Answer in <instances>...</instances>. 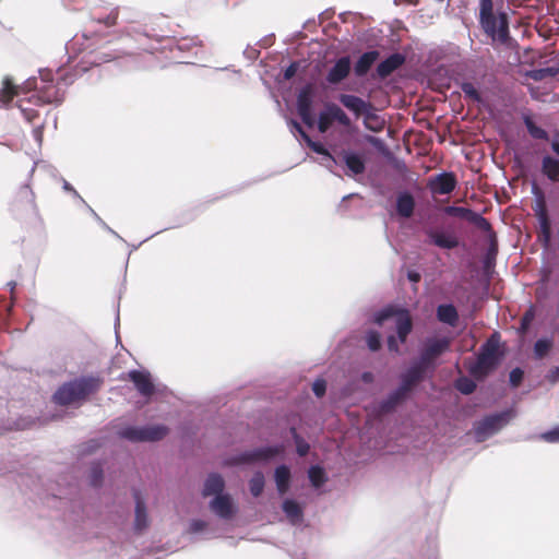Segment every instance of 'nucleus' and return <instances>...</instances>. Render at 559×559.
<instances>
[{
    "instance_id": "8",
    "label": "nucleus",
    "mask_w": 559,
    "mask_h": 559,
    "mask_svg": "<svg viewBox=\"0 0 559 559\" xmlns=\"http://www.w3.org/2000/svg\"><path fill=\"white\" fill-rule=\"evenodd\" d=\"M450 348V340L448 337H429L426 340L420 350L418 362L427 370L436 368V359Z\"/></svg>"
},
{
    "instance_id": "10",
    "label": "nucleus",
    "mask_w": 559,
    "mask_h": 559,
    "mask_svg": "<svg viewBox=\"0 0 559 559\" xmlns=\"http://www.w3.org/2000/svg\"><path fill=\"white\" fill-rule=\"evenodd\" d=\"M128 378L132 381L139 394L145 399H150L158 390L147 370H130Z\"/></svg>"
},
{
    "instance_id": "38",
    "label": "nucleus",
    "mask_w": 559,
    "mask_h": 559,
    "mask_svg": "<svg viewBox=\"0 0 559 559\" xmlns=\"http://www.w3.org/2000/svg\"><path fill=\"white\" fill-rule=\"evenodd\" d=\"M461 90L464 93L465 97L472 99L475 103H480L481 102V96H480L479 92L477 91V88L474 86L473 83H471V82H463L461 84Z\"/></svg>"
},
{
    "instance_id": "14",
    "label": "nucleus",
    "mask_w": 559,
    "mask_h": 559,
    "mask_svg": "<svg viewBox=\"0 0 559 559\" xmlns=\"http://www.w3.org/2000/svg\"><path fill=\"white\" fill-rule=\"evenodd\" d=\"M426 371L427 369L419 365L417 360L413 362L401 376V383L399 385L401 391L407 394L416 383L424 379Z\"/></svg>"
},
{
    "instance_id": "18",
    "label": "nucleus",
    "mask_w": 559,
    "mask_h": 559,
    "mask_svg": "<svg viewBox=\"0 0 559 559\" xmlns=\"http://www.w3.org/2000/svg\"><path fill=\"white\" fill-rule=\"evenodd\" d=\"M406 393L401 391V389L397 386L395 390H393L389 395L380 401L376 407L378 415H386L392 413L396 406L402 403L406 399Z\"/></svg>"
},
{
    "instance_id": "51",
    "label": "nucleus",
    "mask_w": 559,
    "mask_h": 559,
    "mask_svg": "<svg viewBox=\"0 0 559 559\" xmlns=\"http://www.w3.org/2000/svg\"><path fill=\"white\" fill-rule=\"evenodd\" d=\"M305 142L313 152H316L320 155H324L328 152V150L324 147L323 144H321L320 142L313 141L311 138H307V140Z\"/></svg>"
},
{
    "instance_id": "12",
    "label": "nucleus",
    "mask_w": 559,
    "mask_h": 559,
    "mask_svg": "<svg viewBox=\"0 0 559 559\" xmlns=\"http://www.w3.org/2000/svg\"><path fill=\"white\" fill-rule=\"evenodd\" d=\"M209 507L215 515L223 520H230L236 513V507L228 493L215 496Z\"/></svg>"
},
{
    "instance_id": "39",
    "label": "nucleus",
    "mask_w": 559,
    "mask_h": 559,
    "mask_svg": "<svg viewBox=\"0 0 559 559\" xmlns=\"http://www.w3.org/2000/svg\"><path fill=\"white\" fill-rule=\"evenodd\" d=\"M552 342L548 338H539L534 344V354L537 358H543L551 348Z\"/></svg>"
},
{
    "instance_id": "31",
    "label": "nucleus",
    "mask_w": 559,
    "mask_h": 559,
    "mask_svg": "<svg viewBox=\"0 0 559 559\" xmlns=\"http://www.w3.org/2000/svg\"><path fill=\"white\" fill-rule=\"evenodd\" d=\"M308 478L314 488H320L328 480L326 473L320 465H312L309 468Z\"/></svg>"
},
{
    "instance_id": "45",
    "label": "nucleus",
    "mask_w": 559,
    "mask_h": 559,
    "mask_svg": "<svg viewBox=\"0 0 559 559\" xmlns=\"http://www.w3.org/2000/svg\"><path fill=\"white\" fill-rule=\"evenodd\" d=\"M523 377H524V372L521 368L516 367L514 369H512L510 371V374H509V381H510V384L513 386V388H516L520 385V383L522 382L523 380Z\"/></svg>"
},
{
    "instance_id": "61",
    "label": "nucleus",
    "mask_w": 559,
    "mask_h": 559,
    "mask_svg": "<svg viewBox=\"0 0 559 559\" xmlns=\"http://www.w3.org/2000/svg\"><path fill=\"white\" fill-rule=\"evenodd\" d=\"M19 194L21 198H24V199L28 200L29 202H33L34 194L27 185L23 186L20 189Z\"/></svg>"
},
{
    "instance_id": "26",
    "label": "nucleus",
    "mask_w": 559,
    "mask_h": 559,
    "mask_svg": "<svg viewBox=\"0 0 559 559\" xmlns=\"http://www.w3.org/2000/svg\"><path fill=\"white\" fill-rule=\"evenodd\" d=\"M282 509L294 525L299 524L302 521L304 512L300 506L293 499H286L283 501Z\"/></svg>"
},
{
    "instance_id": "15",
    "label": "nucleus",
    "mask_w": 559,
    "mask_h": 559,
    "mask_svg": "<svg viewBox=\"0 0 559 559\" xmlns=\"http://www.w3.org/2000/svg\"><path fill=\"white\" fill-rule=\"evenodd\" d=\"M341 162L347 168L346 175L354 177L361 175L366 170V164L364 158L357 152L350 150H343L340 154Z\"/></svg>"
},
{
    "instance_id": "41",
    "label": "nucleus",
    "mask_w": 559,
    "mask_h": 559,
    "mask_svg": "<svg viewBox=\"0 0 559 559\" xmlns=\"http://www.w3.org/2000/svg\"><path fill=\"white\" fill-rule=\"evenodd\" d=\"M487 234L488 241H489V248L486 257V264H489L490 255L495 257L497 254L498 245H497V237L492 228L490 227V230H483Z\"/></svg>"
},
{
    "instance_id": "64",
    "label": "nucleus",
    "mask_w": 559,
    "mask_h": 559,
    "mask_svg": "<svg viewBox=\"0 0 559 559\" xmlns=\"http://www.w3.org/2000/svg\"><path fill=\"white\" fill-rule=\"evenodd\" d=\"M22 112L24 118L29 122H32L35 119V117H37V112L33 109L22 108Z\"/></svg>"
},
{
    "instance_id": "21",
    "label": "nucleus",
    "mask_w": 559,
    "mask_h": 559,
    "mask_svg": "<svg viewBox=\"0 0 559 559\" xmlns=\"http://www.w3.org/2000/svg\"><path fill=\"white\" fill-rule=\"evenodd\" d=\"M225 481L217 473H211L203 486L202 495L204 497L224 495Z\"/></svg>"
},
{
    "instance_id": "37",
    "label": "nucleus",
    "mask_w": 559,
    "mask_h": 559,
    "mask_svg": "<svg viewBox=\"0 0 559 559\" xmlns=\"http://www.w3.org/2000/svg\"><path fill=\"white\" fill-rule=\"evenodd\" d=\"M103 476H104V471H103V466L99 462H94L92 463L91 467H90V484L93 486V487H98L102 485V481H103Z\"/></svg>"
},
{
    "instance_id": "6",
    "label": "nucleus",
    "mask_w": 559,
    "mask_h": 559,
    "mask_svg": "<svg viewBox=\"0 0 559 559\" xmlns=\"http://www.w3.org/2000/svg\"><path fill=\"white\" fill-rule=\"evenodd\" d=\"M49 74V72L43 74L39 82L37 79L27 80L25 82V88H34L37 92L36 97L40 103L60 104L63 99L64 92L60 87V83L52 84L49 82V80L46 78Z\"/></svg>"
},
{
    "instance_id": "1",
    "label": "nucleus",
    "mask_w": 559,
    "mask_h": 559,
    "mask_svg": "<svg viewBox=\"0 0 559 559\" xmlns=\"http://www.w3.org/2000/svg\"><path fill=\"white\" fill-rule=\"evenodd\" d=\"M100 380L96 377H81L63 383L53 394V402L67 406L84 401L88 395L97 392Z\"/></svg>"
},
{
    "instance_id": "46",
    "label": "nucleus",
    "mask_w": 559,
    "mask_h": 559,
    "mask_svg": "<svg viewBox=\"0 0 559 559\" xmlns=\"http://www.w3.org/2000/svg\"><path fill=\"white\" fill-rule=\"evenodd\" d=\"M540 439L549 443H559V426L555 427L551 430L543 432L540 435Z\"/></svg>"
},
{
    "instance_id": "24",
    "label": "nucleus",
    "mask_w": 559,
    "mask_h": 559,
    "mask_svg": "<svg viewBox=\"0 0 559 559\" xmlns=\"http://www.w3.org/2000/svg\"><path fill=\"white\" fill-rule=\"evenodd\" d=\"M415 209V200L408 192H402L396 199V212L402 217L408 218L413 215Z\"/></svg>"
},
{
    "instance_id": "30",
    "label": "nucleus",
    "mask_w": 559,
    "mask_h": 559,
    "mask_svg": "<svg viewBox=\"0 0 559 559\" xmlns=\"http://www.w3.org/2000/svg\"><path fill=\"white\" fill-rule=\"evenodd\" d=\"M15 95H19V88L15 86L11 79L5 78L3 87L0 90V107L8 105Z\"/></svg>"
},
{
    "instance_id": "49",
    "label": "nucleus",
    "mask_w": 559,
    "mask_h": 559,
    "mask_svg": "<svg viewBox=\"0 0 559 559\" xmlns=\"http://www.w3.org/2000/svg\"><path fill=\"white\" fill-rule=\"evenodd\" d=\"M334 121H337L343 127H349L352 121L346 112L338 106L337 111L335 114Z\"/></svg>"
},
{
    "instance_id": "22",
    "label": "nucleus",
    "mask_w": 559,
    "mask_h": 559,
    "mask_svg": "<svg viewBox=\"0 0 559 559\" xmlns=\"http://www.w3.org/2000/svg\"><path fill=\"white\" fill-rule=\"evenodd\" d=\"M379 51L378 50H369L364 52L359 59L357 60L355 64V74L357 76H364L368 73L372 64L376 62V60L379 58Z\"/></svg>"
},
{
    "instance_id": "25",
    "label": "nucleus",
    "mask_w": 559,
    "mask_h": 559,
    "mask_svg": "<svg viewBox=\"0 0 559 559\" xmlns=\"http://www.w3.org/2000/svg\"><path fill=\"white\" fill-rule=\"evenodd\" d=\"M274 480L277 491L281 496L285 495L289 489L290 471L285 464L277 466L274 471Z\"/></svg>"
},
{
    "instance_id": "23",
    "label": "nucleus",
    "mask_w": 559,
    "mask_h": 559,
    "mask_svg": "<svg viewBox=\"0 0 559 559\" xmlns=\"http://www.w3.org/2000/svg\"><path fill=\"white\" fill-rule=\"evenodd\" d=\"M437 318L442 323L455 326L459 321V312L452 304H441L437 308Z\"/></svg>"
},
{
    "instance_id": "9",
    "label": "nucleus",
    "mask_w": 559,
    "mask_h": 559,
    "mask_svg": "<svg viewBox=\"0 0 559 559\" xmlns=\"http://www.w3.org/2000/svg\"><path fill=\"white\" fill-rule=\"evenodd\" d=\"M444 213L450 216L463 218L480 230H490L489 221L468 207L449 205L444 207Z\"/></svg>"
},
{
    "instance_id": "56",
    "label": "nucleus",
    "mask_w": 559,
    "mask_h": 559,
    "mask_svg": "<svg viewBox=\"0 0 559 559\" xmlns=\"http://www.w3.org/2000/svg\"><path fill=\"white\" fill-rule=\"evenodd\" d=\"M289 124L292 126V128L299 133V135L301 136V139L304 141L307 140V138H310L309 134L304 130V128L301 127V124L299 122H297L296 120H290L289 121Z\"/></svg>"
},
{
    "instance_id": "40",
    "label": "nucleus",
    "mask_w": 559,
    "mask_h": 559,
    "mask_svg": "<svg viewBox=\"0 0 559 559\" xmlns=\"http://www.w3.org/2000/svg\"><path fill=\"white\" fill-rule=\"evenodd\" d=\"M367 346L371 352H377L381 347V335L377 331H369L366 335Z\"/></svg>"
},
{
    "instance_id": "62",
    "label": "nucleus",
    "mask_w": 559,
    "mask_h": 559,
    "mask_svg": "<svg viewBox=\"0 0 559 559\" xmlns=\"http://www.w3.org/2000/svg\"><path fill=\"white\" fill-rule=\"evenodd\" d=\"M539 239H540V241L543 242L544 246H548L549 242H550V239H551V230H550V228L542 229L540 230V235H539Z\"/></svg>"
},
{
    "instance_id": "11",
    "label": "nucleus",
    "mask_w": 559,
    "mask_h": 559,
    "mask_svg": "<svg viewBox=\"0 0 559 559\" xmlns=\"http://www.w3.org/2000/svg\"><path fill=\"white\" fill-rule=\"evenodd\" d=\"M424 233L427 237L426 242L429 245H433L440 249L452 250L459 247L460 245L456 236L452 234L442 230H437L433 228H426Z\"/></svg>"
},
{
    "instance_id": "27",
    "label": "nucleus",
    "mask_w": 559,
    "mask_h": 559,
    "mask_svg": "<svg viewBox=\"0 0 559 559\" xmlns=\"http://www.w3.org/2000/svg\"><path fill=\"white\" fill-rule=\"evenodd\" d=\"M542 171L552 182L559 181V159L546 155L542 159Z\"/></svg>"
},
{
    "instance_id": "19",
    "label": "nucleus",
    "mask_w": 559,
    "mask_h": 559,
    "mask_svg": "<svg viewBox=\"0 0 559 559\" xmlns=\"http://www.w3.org/2000/svg\"><path fill=\"white\" fill-rule=\"evenodd\" d=\"M404 62L405 56L400 52H394L378 64L377 73L380 78L384 79L403 66Z\"/></svg>"
},
{
    "instance_id": "53",
    "label": "nucleus",
    "mask_w": 559,
    "mask_h": 559,
    "mask_svg": "<svg viewBox=\"0 0 559 559\" xmlns=\"http://www.w3.org/2000/svg\"><path fill=\"white\" fill-rule=\"evenodd\" d=\"M298 69H299V62H297V61L292 62L284 71V74H283L284 79L287 81L293 79L295 76L296 72L298 71Z\"/></svg>"
},
{
    "instance_id": "4",
    "label": "nucleus",
    "mask_w": 559,
    "mask_h": 559,
    "mask_svg": "<svg viewBox=\"0 0 559 559\" xmlns=\"http://www.w3.org/2000/svg\"><path fill=\"white\" fill-rule=\"evenodd\" d=\"M514 417L515 412L512 408L484 417L481 420L477 421L474 427L475 439L478 442L485 441L487 438L500 431Z\"/></svg>"
},
{
    "instance_id": "57",
    "label": "nucleus",
    "mask_w": 559,
    "mask_h": 559,
    "mask_svg": "<svg viewBox=\"0 0 559 559\" xmlns=\"http://www.w3.org/2000/svg\"><path fill=\"white\" fill-rule=\"evenodd\" d=\"M289 124L292 126V128L299 133V135L301 136V139L304 141L307 140V138H310L309 134L304 130V128L301 127V124L299 122H297L296 120H290L289 121Z\"/></svg>"
},
{
    "instance_id": "3",
    "label": "nucleus",
    "mask_w": 559,
    "mask_h": 559,
    "mask_svg": "<svg viewBox=\"0 0 559 559\" xmlns=\"http://www.w3.org/2000/svg\"><path fill=\"white\" fill-rule=\"evenodd\" d=\"M479 23L484 32L493 40L504 44L509 39L508 15L499 12L496 17L492 0H479Z\"/></svg>"
},
{
    "instance_id": "55",
    "label": "nucleus",
    "mask_w": 559,
    "mask_h": 559,
    "mask_svg": "<svg viewBox=\"0 0 559 559\" xmlns=\"http://www.w3.org/2000/svg\"><path fill=\"white\" fill-rule=\"evenodd\" d=\"M338 106L334 103H328L324 106V112L329 117L330 120L334 121L335 114L337 111Z\"/></svg>"
},
{
    "instance_id": "43",
    "label": "nucleus",
    "mask_w": 559,
    "mask_h": 559,
    "mask_svg": "<svg viewBox=\"0 0 559 559\" xmlns=\"http://www.w3.org/2000/svg\"><path fill=\"white\" fill-rule=\"evenodd\" d=\"M536 216L539 224V230L550 228V219L543 204H540L538 210L536 211Z\"/></svg>"
},
{
    "instance_id": "59",
    "label": "nucleus",
    "mask_w": 559,
    "mask_h": 559,
    "mask_svg": "<svg viewBox=\"0 0 559 559\" xmlns=\"http://www.w3.org/2000/svg\"><path fill=\"white\" fill-rule=\"evenodd\" d=\"M546 379L550 382V383H557L559 381V365L551 368L547 376H546Z\"/></svg>"
},
{
    "instance_id": "5",
    "label": "nucleus",
    "mask_w": 559,
    "mask_h": 559,
    "mask_svg": "<svg viewBox=\"0 0 559 559\" xmlns=\"http://www.w3.org/2000/svg\"><path fill=\"white\" fill-rule=\"evenodd\" d=\"M284 452L283 444L266 445L243 451L229 459L231 465L266 463Z\"/></svg>"
},
{
    "instance_id": "52",
    "label": "nucleus",
    "mask_w": 559,
    "mask_h": 559,
    "mask_svg": "<svg viewBox=\"0 0 559 559\" xmlns=\"http://www.w3.org/2000/svg\"><path fill=\"white\" fill-rule=\"evenodd\" d=\"M206 522L202 520H192L189 525V531L193 534L202 532L206 527Z\"/></svg>"
},
{
    "instance_id": "34",
    "label": "nucleus",
    "mask_w": 559,
    "mask_h": 559,
    "mask_svg": "<svg viewBox=\"0 0 559 559\" xmlns=\"http://www.w3.org/2000/svg\"><path fill=\"white\" fill-rule=\"evenodd\" d=\"M557 74H559L558 67L533 69L526 73L527 78H530L534 81H543L547 78H554Z\"/></svg>"
},
{
    "instance_id": "44",
    "label": "nucleus",
    "mask_w": 559,
    "mask_h": 559,
    "mask_svg": "<svg viewBox=\"0 0 559 559\" xmlns=\"http://www.w3.org/2000/svg\"><path fill=\"white\" fill-rule=\"evenodd\" d=\"M340 160H341V158L334 157L328 151L324 155H322L321 165H323L331 173H334L333 168H334V166L338 165Z\"/></svg>"
},
{
    "instance_id": "29",
    "label": "nucleus",
    "mask_w": 559,
    "mask_h": 559,
    "mask_svg": "<svg viewBox=\"0 0 559 559\" xmlns=\"http://www.w3.org/2000/svg\"><path fill=\"white\" fill-rule=\"evenodd\" d=\"M312 109V85L307 84L297 95V111Z\"/></svg>"
},
{
    "instance_id": "54",
    "label": "nucleus",
    "mask_w": 559,
    "mask_h": 559,
    "mask_svg": "<svg viewBox=\"0 0 559 559\" xmlns=\"http://www.w3.org/2000/svg\"><path fill=\"white\" fill-rule=\"evenodd\" d=\"M298 115L300 116L304 123H306L308 127H312L314 124L312 109L298 111Z\"/></svg>"
},
{
    "instance_id": "32",
    "label": "nucleus",
    "mask_w": 559,
    "mask_h": 559,
    "mask_svg": "<svg viewBox=\"0 0 559 559\" xmlns=\"http://www.w3.org/2000/svg\"><path fill=\"white\" fill-rule=\"evenodd\" d=\"M523 122L527 129V132L533 139L536 140H548V133L543 128L535 124L531 116L524 115Z\"/></svg>"
},
{
    "instance_id": "16",
    "label": "nucleus",
    "mask_w": 559,
    "mask_h": 559,
    "mask_svg": "<svg viewBox=\"0 0 559 559\" xmlns=\"http://www.w3.org/2000/svg\"><path fill=\"white\" fill-rule=\"evenodd\" d=\"M133 498L135 502L133 528L136 533H141L146 530L150 524L147 508L138 489H133Z\"/></svg>"
},
{
    "instance_id": "17",
    "label": "nucleus",
    "mask_w": 559,
    "mask_h": 559,
    "mask_svg": "<svg viewBox=\"0 0 559 559\" xmlns=\"http://www.w3.org/2000/svg\"><path fill=\"white\" fill-rule=\"evenodd\" d=\"M350 71V59L348 56L341 57L326 74V81L330 84H338L345 80Z\"/></svg>"
},
{
    "instance_id": "20",
    "label": "nucleus",
    "mask_w": 559,
    "mask_h": 559,
    "mask_svg": "<svg viewBox=\"0 0 559 559\" xmlns=\"http://www.w3.org/2000/svg\"><path fill=\"white\" fill-rule=\"evenodd\" d=\"M340 103L352 111L356 117L361 116V112L366 111L370 107V103L362 98L352 94H340Z\"/></svg>"
},
{
    "instance_id": "42",
    "label": "nucleus",
    "mask_w": 559,
    "mask_h": 559,
    "mask_svg": "<svg viewBox=\"0 0 559 559\" xmlns=\"http://www.w3.org/2000/svg\"><path fill=\"white\" fill-rule=\"evenodd\" d=\"M456 389L465 394V395H468V394H472L475 389H476V383L468 379V378H460L457 381H456Z\"/></svg>"
},
{
    "instance_id": "2",
    "label": "nucleus",
    "mask_w": 559,
    "mask_h": 559,
    "mask_svg": "<svg viewBox=\"0 0 559 559\" xmlns=\"http://www.w3.org/2000/svg\"><path fill=\"white\" fill-rule=\"evenodd\" d=\"M500 334L493 332L480 346L476 361L468 366V372L476 379H484L493 371L500 362Z\"/></svg>"
},
{
    "instance_id": "48",
    "label": "nucleus",
    "mask_w": 559,
    "mask_h": 559,
    "mask_svg": "<svg viewBox=\"0 0 559 559\" xmlns=\"http://www.w3.org/2000/svg\"><path fill=\"white\" fill-rule=\"evenodd\" d=\"M312 391L316 396L322 397L326 391V382L324 379H317L312 384Z\"/></svg>"
},
{
    "instance_id": "36",
    "label": "nucleus",
    "mask_w": 559,
    "mask_h": 559,
    "mask_svg": "<svg viewBox=\"0 0 559 559\" xmlns=\"http://www.w3.org/2000/svg\"><path fill=\"white\" fill-rule=\"evenodd\" d=\"M292 437L296 444V451L299 456H305L308 454L310 450L309 443L297 432V429L295 427L290 428Z\"/></svg>"
},
{
    "instance_id": "7",
    "label": "nucleus",
    "mask_w": 559,
    "mask_h": 559,
    "mask_svg": "<svg viewBox=\"0 0 559 559\" xmlns=\"http://www.w3.org/2000/svg\"><path fill=\"white\" fill-rule=\"evenodd\" d=\"M168 431L169 429L165 425L128 426L119 431V436L132 442H154L165 438Z\"/></svg>"
},
{
    "instance_id": "13",
    "label": "nucleus",
    "mask_w": 559,
    "mask_h": 559,
    "mask_svg": "<svg viewBox=\"0 0 559 559\" xmlns=\"http://www.w3.org/2000/svg\"><path fill=\"white\" fill-rule=\"evenodd\" d=\"M428 187L433 194H449L456 187V178L453 173L443 171L430 178Z\"/></svg>"
},
{
    "instance_id": "60",
    "label": "nucleus",
    "mask_w": 559,
    "mask_h": 559,
    "mask_svg": "<svg viewBox=\"0 0 559 559\" xmlns=\"http://www.w3.org/2000/svg\"><path fill=\"white\" fill-rule=\"evenodd\" d=\"M391 314L392 312L389 309L381 310L376 313L374 321L378 324H382Z\"/></svg>"
},
{
    "instance_id": "35",
    "label": "nucleus",
    "mask_w": 559,
    "mask_h": 559,
    "mask_svg": "<svg viewBox=\"0 0 559 559\" xmlns=\"http://www.w3.org/2000/svg\"><path fill=\"white\" fill-rule=\"evenodd\" d=\"M264 475L262 472H255L249 480V489L253 497H259L264 489Z\"/></svg>"
},
{
    "instance_id": "28",
    "label": "nucleus",
    "mask_w": 559,
    "mask_h": 559,
    "mask_svg": "<svg viewBox=\"0 0 559 559\" xmlns=\"http://www.w3.org/2000/svg\"><path fill=\"white\" fill-rule=\"evenodd\" d=\"M412 328L413 324L408 314L406 312L401 313L396 319V333L401 343H405Z\"/></svg>"
},
{
    "instance_id": "63",
    "label": "nucleus",
    "mask_w": 559,
    "mask_h": 559,
    "mask_svg": "<svg viewBox=\"0 0 559 559\" xmlns=\"http://www.w3.org/2000/svg\"><path fill=\"white\" fill-rule=\"evenodd\" d=\"M388 348L390 352L399 353L400 349H399V344H397L395 336L390 335L388 337Z\"/></svg>"
},
{
    "instance_id": "50",
    "label": "nucleus",
    "mask_w": 559,
    "mask_h": 559,
    "mask_svg": "<svg viewBox=\"0 0 559 559\" xmlns=\"http://www.w3.org/2000/svg\"><path fill=\"white\" fill-rule=\"evenodd\" d=\"M117 17H118V11H117V9H115L105 17H98L97 22L103 23L105 26H112L116 24Z\"/></svg>"
},
{
    "instance_id": "47",
    "label": "nucleus",
    "mask_w": 559,
    "mask_h": 559,
    "mask_svg": "<svg viewBox=\"0 0 559 559\" xmlns=\"http://www.w3.org/2000/svg\"><path fill=\"white\" fill-rule=\"evenodd\" d=\"M332 122L333 121L329 119V117L325 115V112L321 111L319 114V119H318V130L321 133H325L330 129Z\"/></svg>"
},
{
    "instance_id": "33",
    "label": "nucleus",
    "mask_w": 559,
    "mask_h": 559,
    "mask_svg": "<svg viewBox=\"0 0 559 559\" xmlns=\"http://www.w3.org/2000/svg\"><path fill=\"white\" fill-rule=\"evenodd\" d=\"M364 116V126L366 129L371 131H379L382 128V122H379L378 116L373 111V106L370 103V107L366 111L361 112Z\"/></svg>"
},
{
    "instance_id": "58",
    "label": "nucleus",
    "mask_w": 559,
    "mask_h": 559,
    "mask_svg": "<svg viewBox=\"0 0 559 559\" xmlns=\"http://www.w3.org/2000/svg\"><path fill=\"white\" fill-rule=\"evenodd\" d=\"M365 140L378 150H381L384 146V142L380 138L373 135H366Z\"/></svg>"
}]
</instances>
